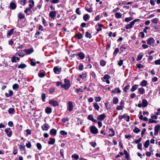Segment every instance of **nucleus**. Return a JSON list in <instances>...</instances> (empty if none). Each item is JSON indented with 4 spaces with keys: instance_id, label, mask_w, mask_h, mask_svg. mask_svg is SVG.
Wrapping results in <instances>:
<instances>
[{
    "instance_id": "nucleus-1",
    "label": "nucleus",
    "mask_w": 160,
    "mask_h": 160,
    "mask_svg": "<svg viewBox=\"0 0 160 160\" xmlns=\"http://www.w3.org/2000/svg\"><path fill=\"white\" fill-rule=\"evenodd\" d=\"M49 103L54 107L57 106L59 105L58 101L53 99L50 100L49 101Z\"/></svg>"
},
{
    "instance_id": "nucleus-2",
    "label": "nucleus",
    "mask_w": 160,
    "mask_h": 160,
    "mask_svg": "<svg viewBox=\"0 0 160 160\" xmlns=\"http://www.w3.org/2000/svg\"><path fill=\"white\" fill-rule=\"evenodd\" d=\"M90 129L91 132L93 134H96L98 132V129L94 126H91Z\"/></svg>"
},
{
    "instance_id": "nucleus-3",
    "label": "nucleus",
    "mask_w": 160,
    "mask_h": 160,
    "mask_svg": "<svg viewBox=\"0 0 160 160\" xmlns=\"http://www.w3.org/2000/svg\"><path fill=\"white\" fill-rule=\"evenodd\" d=\"M160 129V125L159 124H158L157 125H156L154 127V134L155 135H157L158 131Z\"/></svg>"
},
{
    "instance_id": "nucleus-4",
    "label": "nucleus",
    "mask_w": 160,
    "mask_h": 160,
    "mask_svg": "<svg viewBox=\"0 0 160 160\" xmlns=\"http://www.w3.org/2000/svg\"><path fill=\"white\" fill-rule=\"evenodd\" d=\"M56 15V13L55 11H52L49 14V16L52 19H54Z\"/></svg>"
},
{
    "instance_id": "nucleus-5",
    "label": "nucleus",
    "mask_w": 160,
    "mask_h": 160,
    "mask_svg": "<svg viewBox=\"0 0 160 160\" xmlns=\"http://www.w3.org/2000/svg\"><path fill=\"white\" fill-rule=\"evenodd\" d=\"M70 86V84L68 83L67 84L65 83L61 85V87L64 88L66 90L68 89V88H69Z\"/></svg>"
},
{
    "instance_id": "nucleus-6",
    "label": "nucleus",
    "mask_w": 160,
    "mask_h": 160,
    "mask_svg": "<svg viewBox=\"0 0 160 160\" xmlns=\"http://www.w3.org/2000/svg\"><path fill=\"white\" fill-rule=\"evenodd\" d=\"M50 126L47 123H45L42 126V128L43 130H47L49 128Z\"/></svg>"
},
{
    "instance_id": "nucleus-7",
    "label": "nucleus",
    "mask_w": 160,
    "mask_h": 160,
    "mask_svg": "<svg viewBox=\"0 0 160 160\" xmlns=\"http://www.w3.org/2000/svg\"><path fill=\"white\" fill-rule=\"evenodd\" d=\"M68 110L69 111H71L73 110V106L72 102L71 101H69L68 102Z\"/></svg>"
},
{
    "instance_id": "nucleus-8",
    "label": "nucleus",
    "mask_w": 160,
    "mask_h": 160,
    "mask_svg": "<svg viewBox=\"0 0 160 160\" xmlns=\"http://www.w3.org/2000/svg\"><path fill=\"white\" fill-rule=\"evenodd\" d=\"M16 7V5L13 2H12L10 4V8L12 9H14Z\"/></svg>"
},
{
    "instance_id": "nucleus-9",
    "label": "nucleus",
    "mask_w": 160,
    "mask_h": 160,
    "mask_svg": "<svg viewBox=\"0 0 160 160\" xmlns=\"http://www.w3.org/2000/svg\"><path fill=\"white\" fill-rule=\"evenodd\" d=\"M105 117V115L104 114H102L98 116V119L99 120L102 121Z\"/></svg>"
},
{
    "instance_id": "nucleus-10",
    "label": "nucleus",
    "mask_w": 160,
    "mask_h": 160,
    "mask_svg": "<svg viewBox=\"0 0 160 160\" xmlns=\"http://www.w3.org/2000/svg\"><path fill=\"white\" fill-rule=\"evenodd\" d=\"M24 51L27 54H30L32 53L33 51V49L32 48L26 49L24 50Z\"/></svg>"
},
{
    "instance_id": "nucleus-11",
    "label": "nucleus",
    "mask_w": 160,
    "mask_h": 160,
    "mask_svg": "<svg viewBox=\"0 0 160 160\" xmlns=\"http://www.w3.org/2000/svg\"><path fill=\"white\" fill-rule=\"evenodd\" d=\"M109 135L111 136H113L114 135V131L113 129L112 128L109 129Z\"/></svg>"
},
{
    "instance_id": "nucleus-12",
    "label": "nucleus",
    "mask_w": 160,
    "mask_h": 160,
    "mask_svg": "<svg viewBox=\"0 0 160 160\" xmlns=\"http://www.w3.org/2000/svg\"><path fill=\"white\" fill-rule=\"evenodd\" d=\"M142 106L143 107H145L147 106L148 105V102L145 99H143L142 102Z\"/></svg>"
},
{
    "instance_id": "nucleus-13",
    "label": "nucleus",
    "mask_w": 160,
    "mask_h": 160,
    "mask_svg": "<svg viewBox=\"0 0 160 160\" xmlns=\"http://www.w3.org/2000/svg\"><path fill=\"white\" fill-rule=\"evenodd\" d=\"M78 56L81 59H83L85 57L84 54L82 52H80L78 54Z\"/></svg>"
},
{
    "instance_id": "nucleus-14",
    "label": "nucleus",
    "mask_w": 160,
    "mask_h": 160,
    "mask_svg": "<svg viewBox=\"0 0 160 160\" xmlns=\"http://www.w3.org/2000/svg\"><path fill=\"white\" fill-rule=\"evenodd\" d=\"M52 109L49 107H47L45 109V112L48 114L52 112Z\"/></svg>"
},
{
    "instance_id": "nucleus-15",
    "label": "nucleus",
    "mask_w": 160,
    "mask_h": 160,
    "mask_svg": "<svg viewBox=\"0 0 160 160\" xmlns=\"http://www.w3.org/2000/svg\"><path fill=\"white\" fill-rule=\"evenodd\" d=\"M8 112L10 114H13L15 112V109L14 108H10L8 110Z\"/></svg>"
},
{
    "instance_id": "nucleus-16",
    "label": "nucleus",
    "mask_w": 160,
    "mask_h": 160,
    "mask_svg": "<svg viewBox=\"0 0 160 160\" xmlns=\"http://www.w3.org/2000/svg\"><path fill=\"white\" fill-rule=\"evenodd\" d=\"M132 22H130V24L127 25L126 27V28L127 29H129L131 28H132V26L134 25L133 23L132 24Z\"/></svg>"
},
{
    "instance_id": "nucleus-17",
    "label": "nucleus",
    "mask_w": 160,
    "mask_h": 160,
    "mask_svg": "<svg viewBox=\"0 0 160 160\" xmlns=\"http://www.w3.org/2000/svg\"><path fill=\"white\" fill-rule=\"evenodd\" d=\"M54 72L56 73H57V71L58 72H60L61 70V68H58L57 67H55L54 68Z\"/></svg>"
},
{
    "instance_id": "nucleus-18",
    "label": "nucleus",
    "mask_w": 160,
    "mask_h": 160,
    "mask_svg": "<svg viewBox=\"0 0 160 160\" xmlns=\"http://www.w3.org/2000/svg\"><path fill=\"white\" fill-rule=\"evenodd\" d=\"M56 132H57V131L54 129H52L50 131V134H53L54 135H56Z\"/></svg>"
},
{
    "instance_id": "nucleus-19",
    "label": "nucleus",
    "mask_w": 160,
    "mask_h": 160,
    "mask_svg": "<svg viewBox=\"0 0 160 160\" xmlns=\"http://www.w3.org/2000/svg\"><path fill=\"white\" fill-rule=\"evenodd\" d=\"M149 140H148L144 143V146L145 148H147L149 145Z\"/></svg>"
},
{
    "instance_id": "nucleus-20",
    "label": "nucleus",
    "mask_w": 160,
    "mask_h": 160,
    "mask_svg": "<svg viewBox=\"0 0 160 160\" xmlns=\"http://www.w3.org/2000/svg\"><path fill=\"white\" fill-rule=\"evenodd\" d=\"M154 42V40L153 38H151V46H152L154 47L155 46H157V44H154L153 42Z\"/></svg>"
},
{
    "instance_id": "nucleus-21",
    "label": "nucleus",
    "mask_w": 160,
    "mask_h": 160,
    "mask_svg": "<svg viewBox=\"0 0 160 160\" xmlns=\"http://www.w3.org/2000/svg\"><path fill=\"white\" fill-rule=\"evenodd\" d=\"M118 101V98L115 97L113 98V102L115 104L117 103Z\"/></svg>"
},
{
    "instance_id": "nucleus-22",
    "label": "nucleus",
    "mask_w": 160,
    "mask_h": 160,
    "mask_svg": "<svg viewBox=\"0 0 160 160\" xmlns=\"http://www.w3.org/2000/svg\"><path fill=\"white\" fill-rule=\"evenodd\" d=\"M9 94L7 93H5V95L7 97H9L12 96L13 94V92L11 90L9 91Z\"/></svg>"
},
{
    "instance_id": "nucleus-23",
    "label": "nucleus",
    "mask_w": 160,
    "mask_h": 160,
    "mask_svg": "<svg viewBox=\"0 0 160 160\" xmlns=\"http://www.w3.org/2000/svg\"><path fill=\"white\" fill-rule=\"evenodd\" d=\"M147 84V82L146 80H143L141 83L140 84L142 86L144 87Z\"/></svg>"
},
{
    "instance_id": "nucleus-24",
    "label": "nucleus",
    "mask_w": 160,
    "mask_h": 160,
    "mask_svg": "<svg viewBox=\"0 0 160 160\" xmlns=\"http://www.w3.org/2000/svg\"><path fill=\"white\" fill-rule=\"evenodd\" d=\"M76 37L77 38L80 39L82 38L83 36L81 34L77 33L76 34Z\"/></svg>"
},
{
    "instance_id": "nucleus-25",
    "label": "nucleus",
    "mask_w": 160,
    "mask_h": 160,
    "mask_svg": "<svg viewBox=\"0 0 160 160\" xmlns=\"http://www.w3.org/2000/svg\"><path fill=\"white\" fill-rule=\"evenodd\" d=\"M5 131L7 133V134L8 137H10L12 135V131H10L9 132H8V129H5Z\"/></svg>"
},
{
    "instance_id": "nucleus-26",
    "label": "nucleus",
    "mask_w": 160,
    "mask_h": 160,
    "mask_svg": "<svg viewBox=\"0 0 160 160\" xmlns=\"http://www.w3.org/2000/svg\"><path fill=\"white\" fill-rule=\"evenodd\" d=\"M26 67V65L24 64H21L18 66V68H24Z\"/></svg>"
},
{
    "instance_id": "nucleus-27",
    "label": "nucleus",
    "mask_w": 160,
    "mask_h": 160,
    "mask_svg": "<svg viewBox=\"0 0 160 160\" xmlns=\"http://www.w3.org/2000/svg\"><path fill=\"white\" fill-rule=\"evenodd\" d=\"M138 87V85H135L133 86L131 89V91L132 92H133Z\"/></svg>"
},
{
    "instance_id": "nucleus-28",
    "label": "nucleus",
    "mask_w": 160,
    "mask_h": 160,
    "mask_svg": "<svg viewBox=\"0 0 160 160\" xmlns=\"http://www.w3.org/2000/svg\"><path fill=\"white\" fill-rule=\"evenodd\" d=\"M51 140L48 142V144H53L55 142V139L53 138H50Z\"/></svg>"
},
{
    "instance_id": "nucleus-29",
    "label": "nucleus",
    "mask_w": 160,
    "mask_h": 160,
    "mask_svg": "<svg viewBox=\"0 0 160 160\" xmlns=\"http://www.w3.org/2000/svg\"><path fill=\"white\" fill-rule=\"evenodd\" d=\"M18 18L20 19H23L25 18L24 15L23 14H21V13H19L18 15Z\"/></svg>"
},
{
    "instance_id": "nucleus-30",
    "label": "nucleus",
    "mask_w": 160,
    "mask_h": 160,
    "mask_svg": "<svg viewBox=\"0 0 160 160\" xmlns=\"http://www.w3.org/2000/svg\"><path fill=\"white\" fill-rule=\"evenodd\" d=\"M93 106L97 110H98L99 108V107L97 103H94Z\"/></svg>"
},
{
    "instance_id": "nucleus-31",
    "label": "nucleus",
    "mask_w": 160,
    "mask_h": 160,
    "mask_svg": "<svg viewBox=\"0 0 160 160\" xmlns=\"http://www.w3.org/2000/svg\"><path fill=\"white\" fill-rule=\"evenodd\" d=\"M133 19V18L131 17H130L129 18H126L125 19V21L126 22H129L132 20Z\"/></svg>"
},
{
    "instance_id": "nucleus-32",
    "label": "nucleus",
    "mask_w": 160,
    "mask_h": 160,
    "mask_svg": "<svg viewBox=\"0 0 160 160\" xmlns=\"http://www.w3.org/2000/svg\"><path fill=\"white\" fill-rule=\"evenodd\" d=\"M106 63L105 61L103 60H101L100 62V65L102 66H104Z\"/></svg>"
},
{
    "instance_id": "nucleus-33",
    "label": "nucleus",
    "mask_w": 160,
    "mask_h": 160,
    "mask_svg": "<svg viewBox=\"0 0 160 160\" xmlns=\"http://www.w3.org/2000/svg\"><path fill=\"white\" fill-rule=\"evenodd\" d=\"M158 21V18H155L152 19V23H157Z\"/></svg>"
},
{
    "instance_id": "nucleus-34",
    "label": "nucleus",
    "mask_w": 160,
    "mask_h": 160,
    "mask_svg": "<svg viewBox=\"0 0 160 160\" xmlns=\"http://www.w3.org/2000/svg\"><path fill=\"white\" fill-rule=\"evenodd\" d=\"M122 15L120 13L117 12L115 14V17L118 18H119L121 17Z\"/></svg>"
},
{
    "instance_id": "nucleus-35",
    "label": "nucleus",
    "mask_w": 160,
    "mask_h": 160,
    "mask_svg": "<svg viewBox=\"0 0 160 160\" xmlns=\"http://www.w3.org/2000/svg\"><path fill=\"white\" fill-rule=\"evenodd\" d=\"M89 18V16L88 14H85L83 17V18L85 21H87Z\"/></svg>"
},
{
    "instance_id": "nucleus-36",
    "label": "nucleus",
    "mask_w": 160,
    "mask_h": 160,
    "mask_svg": "<svg viewBox=\"0 0 160 160\" xmlns=\"http://www.w3.org/2000/svg\"><path fill=\"white\" fill-rule=\"evenodd\" d=\"M140 130L138 128L135 127V129L133 130V131L136 133H137L140 132Z\"/></svg>"
},
{
    "instance_id": "nucleus-37",
    "label": "nucleus",
    "mask_w": 160,
    "mask_h": 160,
    "mask_svg": "<svg viewBox=\"0 0 160 160\" xmlns=\"http://www.w3.org/2000/svg\"><path fill=\"white\" fill-rule=\"evenodd\" d=\"M85 36L86 37L88 38H92L91 34L88 32H86V34Z\"/></svg>"
},
{
    "instance_id": "nucleus-38",
    "label": "nucleus",
    "mask_w": 160,
    "mask_h": 160,
    "mask_svg": "<svg viewBox=\"0 0 160 160\" xmlns=\"http://www.w3.org/2000/svg\"><path fill=\"white\" fill-rule=\"evenodd\" d=\"M138 91L139 93L141 94H143L144 91V90L142 88H139L138 89Z\"/></svg>"
},
{
    "instance_id": "nucleus-39",
    "label": "nucleus",
    "mask_w": 160,
    "mask_h": 160,
    "mask_svg": "<svg viewBox=\"0 0 160 160\" xmlns=\"http://www.w3.org/2000/svg\"><path fill=\"white\" fill-rule=\"evenodd\" d=\"M123 108V106L121 105L120 106H118L117 108H116V110H122V109Z\"/></svg>"
},
{
    "instance_id": "nucleus-40",
    "label": "nucleus",
    "mask_w": 160,
    "mask_h": 160,
    "mask_svg": "<svg viewBox=\"0 0 160 160\" xmlns=\"http://www.w3.org/2000/svg\"><path fill=\"white\" fill-rule=\"evenodd\" d=\"M105 106L106 108L107 109H108L109 108H110V105L109 102H107L105 103Z\"/></svg>"
},
{
    "instance_id": "nucleus-41",
    "label": "nucleus",
    "mask_w": 160,
    "mask_h": 160,
    "mask_svg": "<svg viewBox=\"0 0 160 160\" xmlns=\"http://www.w3.org/2000/svg\"><path fill=\"white\" fill-rule=\"evenodd\" d=\"M98 26L99 27L97 29V30L98 31H99L102 30L101 27L103 26L101 24H98Z\"/></svg>"
},
{
    "instance_id": "nucleus-42",
    "label": "nucleus",
    "mask_w": 160,
    "mask_h": 160,
    "mask_svg": "<svg viewBox=\"0 0 160 160\" xmlns=\"http://www.w3.org/2000/svg\"><path fill=\"white\" fill-rule=\"evenodd\" d=\"M38 76L39 77L41 78L45 76V74L43 72H41L39 73Z\"/></svg>"
},
{
    "instance_id": "nucleus-43",
    "label": "nucleus",
    "mask_w": 160,
    "mask_h": 160,
    "mask_svg": "<svg viewBox=\"0 0 160 160\" xmlns=\"http://www.w3.org/2000/svg\"><path fill=\"white\" fill-rule=\"evenodd\" d=\"M158 80V78L156 77H154L152 79V82H156Z\"/></svg>"
},
{
    "instance_id": "nucleus-44",
    "label": "nucleus",
    "mask_w": 160,
    "mask_h": 160,
    "mask_svg": "<svg viewBox=\"0 0 160 160\" xmlns=\"http://www.w3.org/2000/svg\"><path fill=\"white\" fill-rule=\"evenodd\" d=\"M37 146L39 150H40L42 148V146L40 143H37Z\"/></svg>"
},
{
    "instance_id": "nucleus-45",
    "label": "nucleus",
    "mask_w": 160,
    "mask_h": 160,
    "mask_svg": "<svg viewBox=\"0 0 160 160\" xmlns=\"http://www.w3.org/2000/svg\"><path fill=\"white\" fill-rule=\"evenodd\" d=\"M42 100L43 101H45L46 98V94L44 93H43L42 95Z\"/></svg>"
},
{
    "instance_id": "nucleus-46",
    "label": "nucleus",
    "mask_w": 160,
    "mask_h": 160,
    "mask_svg": "<svg viewBox=\"0 0 160 160\" xmlns=\"http://www.w3.org/2000/svg\"><path fill=\"white\" fill-rule=\"evenodd\" d=\"M13 31V29L10 30L9 32L8 33L7 35L9 36H11Z\"/></svg>"
},
{
    "instance_id": "nucleus-47",
    "label": "nucleus",
    "mask_w": 160,
    "mask_h": 160,
    "mask_svg": "<svg viewBox=\"0 0 160 160\" xmlns=\"http://www.w3.org/2000/svg\"><path fill=\"white\" fill-rule=\"evenodd\" d=\"M110 78V77L109 75H108V74H106L103 77V79L106 80H108V79Z\"/></svg>"
},
{
    "instance_id": "nucleus-48",
    "label": "nucleus",
    "mask_w": 160,
    "mask_h": 160,
    "mask_svg": "<svg viewBox=\"0 0 160 160\" xmlns=\"http://www.w3.org/2000/svg\"><path fill=\"white\" fill-rule=\"evenodd\" d=\"M130 86L129 85H127V86L125 87L123 89L124 91L126 92L127 90L129 89Z\"/></svg>"
},
{
    "instance_id": "nucleus-49",
    "label": "nucleus",
    "mask_w": 160,
    "mask_h": 160,
    "mask_svg": "<svg viewBox=\"0 0 160 160\" xmlns=\"http://www.w3.org/2000/svg\"><path fill=\"white\" fill-rule=\"evenodd\" d=\"M60 133L62 135H67V132H65L64 131L61 130L60 131Z\"/></svg>"
},
{
    "instance_id": "nucleus-50",
    "label": "nucleus",
    "mask_w": 160,
    "mask_h": 160,
    "mask_svg": "<svg viewBox=\"0 0 160 160\" xmlns=\"http://www.w3.org/2000/svg\"><path fill=\"white\" fill-rule=\"evenodd\" d=\"M72 158H75L76 160H77L78 158V155H72Z\"/></svg>"
},
{
    "instance_id": "nucleus-51",
    "label": "nucleus",
    "mask_w": 160,
    "mask_h": 160,
    "mask_svg": "<svg viewBox=\"0 0 160 160\" xmlns=\"http://www.w3.org/2000/svg\"><path fill=\"white\" fill-rule=\"evenodd\" d=\"M79 69L80 70H82L83 69V65L82 64H81L79 65Z\"/></svg>"
},
{
    "instance_id": "nucleus-52",
    "label": "nucleus",
    "mask_w": 160,
    "mask_h": 160,
    "mask_svg": "<svg viewBox=\"0 0 160 160\" xmlns=\"http://www.w3.org/2000/svg\"><path fill=\"white\" fill-rule=\"evenodd\" d=\"M16 57L14 56L12 58V59L11 60V61L12 62H16Z\"/></svg>"
},
{
    "instance_id": "nucleus-53",
    "label": "nucleus",
    "mask_w": 160,
    "mask_h": 160,
    "mask_svg": "<svg viewBox=\"0 0 160 160\" xmlns=\"http://www.w3.org/2000/svg\"><path fill=\"white\" fill-rule=\"evenodd\" d=\"M158 122V121L151 119V123H157Z\"/></svg>"
},
{
    "instance_id": "nucleus-54",
    "label": "nucleus",
    "mask_w": 160,
    "mask_h": 160,
    "mask_svg": "<svg viewBox=\"0 0 160 160\" xmlns=\"http://www.w3.org/2000/svg\"><path fill=\"white\" fill-rule=\"evenodd\" d=\"M155 63L156 64L160 65V59L156 60L155 62Z\"/></svg>"
},
{
    "instance_id": "nucleus-55",
    "label": "nucleus",
    "mask_w": 160,
    "mask_h": 160,
    "mask_svg": "<svg viewBox=\"0 0 160 160\" xmlns=\"http://www.w3.org/2000/svg\"><path fill=\"white\" fill-rule=\"evenodd\" d=\"M142 144L141 143H138V148L141 150H142Z\"/></svg>"
},
{
    "instance_id": "nucleus-56",
    "label": "nucleus",
    "mask_w": 160,
    "mask_h": 160,
    "mask_svg": "<svg viewBox=\"0 0 160 160\" xmlns=\"http://www.w3.org/2000/svg\"><path fill=\"white\" fill-rule=\"evenodd\" d=\"M88 118L89 120H92L93 119V116L92 115H90L88 116Z\"/></svg>"
},
{
    "instance_id": "nucleus-57",
    "label": "nucleus",
    "mask_w": 160,
    "mask_h": 160,
    "mask_svg": "<svg viewBox=\"0 0 160 160\" xmlns=\"http://www.w3.org/2000/svg\"><path fill=\"white\" fill-rule=\"evenodd\" d=\"M18 85L17 84H15L13 85V88L14 89H15L18 88Z\"/></svg>"
},
{
    "instance_id": "nucleus-58",
    "label": "nucleus",
    "mask_w": 160,
    "mask_h": 160,
    "mask_svg": "<svg viewBox=\"0 0 160 160\" xmlns=\"http://www.w3.org/2000/svg\"><path fill=\"white\" fill-rule=\"evenodd\" d=\"M26 146L28 148H30L31 147V145L30 142H29L28 143H27Z\"/></svg>"
},
{
    "instance_id": "nucleus-59",
    "label": "nucleus",
    "mask_w": 160,
    "mask_h": 160,
    "mask_svg": "<svg viewBox=\"0 0 160 160\" xmlns=\"http://www.w3.org/2000/svg\"><path fill=\"white\" fill-rule=\"evenodd\" d=\"M142 140V138H140L138 139L137 140L135 141V143H138Z\"/></svg>"
},
{
    "instance_id": "nucleus-60",
    "label": "nucleus",
    "mask_w": 160,
    "mask_h": 160,
    "mask_svg": "<svg viewBox=\"0 0 160 160\" xmlns=\"http://www.w3.org/2000/svg\"><path fill=\"white\" fill-rule=\"evenodd\" d=\"M119 49L118 48H116L114 50L113 54H117L119 52Z\"/></svg>"
},
{
    "instance_id": "nucleus-61",
    "label": "nucleus",
    "mask_w": 160,
    "mask_h": 160,
    "mask_svg": "<svg viewBox=\"0 0 160 160\" xmlns=\"http://www.w3.org/2000/svg\"><path fill=\"white\" fill-rule=\"evenodd\" d=\"M152 119H158V116L156 115H153L151 116Z\"/></svg>"
},
{
    "instance_id": "nucleus-62",
    "label": "nucleus",
    "mask_w": 160,
    "mask_h": 160,
    "mask_svg": "<svg viewBox=\"0 0 160 160\" xmlns=\"http://www.w3.org/2000/svg\"><path fill=\"white\" fill-rule=\"evenodd\" d=\"M55 89L54 88H52L49 89V92L50 93H52L54 91Z\"/></svg>"
},
{
    "instance_id": "nucleus-63",
    "label": "nucleus",
    "mask_w": 160,
    "mask_h": 160,
    "mask_svg": "<svg viewBox=\"0 0 160 160\" xmlns=\"http://www.w3.org/2000/svg\"><path fill=\"white\" fill-rule=\"evenodd\" d=\"M101 98L100 97H96L95 100L96 102H99L101 100Z\"/></svg>"
},
{
    "instance_id": "nucleus-64",
    "label": "nucleus",
    "mask_w": 160,
    "mask_h": 160,
    "mask_svg": "<svg viewBox=\"0 0 160 160\" xmlns=\"http://www.w3.org/2000/svg\"><path fill=\"white\" fill-rule=\"evenodd\" d=\"M142 57V56L141 55H139L137 58L138 61H139L141 59Z\"/></svg>"
}]
</instances>
